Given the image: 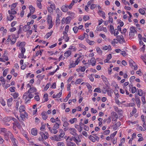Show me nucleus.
<instances>
[{
    "label": "nucleus",
    "mask_w": 146,
    "mask_h": 146,
    "mask_svg": "<svg viewBox=\"0 0 146 146\" xmlns=\"http://www.w3.org/2000/svg\"><path fill=\"white\" fill-rule=\"evenodd\" d=\"M94 92H96L98 93L101 92V90L100 88H95L94 91Z\"/></svg>",
    "instance_id": "obj_46"
},
{
    "label": "nucleus",
    "mask_w": 146,
    "mask_h": 146,
    "mask_svg": "<svg viewBox=\"0 0 146 146\" xmlns=\"http://www.w3.org/2000/svg\"><path fill=\"white\" fill-rule=\"evenodd\" d=\"M41 115L42 116V118L43 119L45 120L47 119V116L45 113L42 112L41 113Z\"/></svg>",
    "instance_id": "obj_32"
},
{
    "label": "nucleus",
    "mask_w": 146,
    "mask_h": 146,
    "mask_svg": "<svg viewBox=\"0 0 146 146\" xmlns=\"http://www.w3.org/2000/svg\"><path fill=\"white\" fill-rule=\"evenodd\" d=\"M1 131L3 133L5 134L7 131V129L4 128H1Z\"/></svg>",
    "instance_id": "obj_41"
},
{
    "label": "nucleus",
    "mask_w": 146,
    "mask_h": 146,
    "mask_svg": "<svg viewBox=\"0 0 146 146\" xmlns=\"http://www.w3.org/2000/svg\"><path fill=\"white\" fill-rule=\"evenodd\" d=\"M44 75L41 76L40 74H39L36 77L38 78H39L41 79H42L44 78Z\"/></svg>",
    "instance_id": "obj_58"
},
{
    "label": "nucleus",
    "mask_w": 146,
    "mask_h": 146,
    "mask_svg": "<svg viewBox=\"0 0 146 146\" xmlns=\"http://www.w3.org/2000/svg\"><path fill=\"white\" fill-rule=\"evenodd\" d=\"M82 81L83 80L82 79H78L76 81L75 84H80Z\"/></svg>",
    "instance_id": "obj_37"
},
{
    "label": "nucleus",
    "mask_w": 146,
    "mask_h": 146,
    "mask_svg": "<svg viewBox=\"0 0 146 146\" xmlns=\"http://www.w3.org/2000/svg\"><path fill=\"white\" fill-rule=\"evenodd\" d=\"M136 91V88L135 87H132L131 89V92L132 93H134Z\"/></svg>",
    "instance_id": "obj_53"
},
{
    "label": "nucleus",
    "mask_w": 146,
    "mask_h": 146,
    "mask_svg": "<svg viewBox=\"0 0 146 146\" xmlns=\"http://www.w3.org/2000/svg\"><path fill=\"white\" fill-rule=\"evenodd\" d=\"M90 60L91 62L92 65L93 66H94L96 64V62L95 58L94 57H92Z\"/></svg>",
    "instance_id": "obj_18"
},
{
    "label": "nucleus",
    "mask_w": 146,
    "mask_h": 146,
    "mask_svg": "<svg viewBox=\"0 0 146 146\" xmlns=\"http://www.w3.org/2000/svg\"><path fill=\"white\" fill-rule=\"evenodd\" d=\"M101 77L102 78V79L103 80L104 82H106L107 81V78L104 75H102Z\"/></svg>",
    "instance_id": "obj_63"
},
{
    "label": "nucleus",
    "mask_w": 146,
    "mask_h": 146,
    "mask_svg": "<svg viewBox=\"0 0 146 146\" xmlns=\"http://www.w3.org/2000/svg\"><path fill=\"white\" fill-rule=\"evenodd\" d=\"M66 145L67 146H76V144L72 142L66 141Z\"/></svg>",
    "instance_id": "obj_17"
},
{
    "label": "nucleus",
    "mask_w": 146,
    "mask_h": 146,
    "mask_svg": "<svg viewBox=\"0 0 146 146\" xmlns=\"http://www.w3.org/2000/svg\"><path fill=\"white\" fill-rule=\"evenodd\" d=\"M12 119L11 117H7L4 118L3 119V121L7 123L10 121Z\"/></svg>",
    "instance_id": "obj_11"
},
{
    "label": "nucleus",
    "mask_w": 146,
    "mask_h": 146,
    "mask_svg": "<svg viewBox=\"0 0 146 146\" xmlns=\"http://www.w3.org/2000/svg\"><path fill=\"white\" fill-rule=\"evenodd\" d=\"M36 90L35 88L32 87L30 88V89L28 91V93H31L35 92L36 91Z\"/></svg>",
    "instance_id": "obj_14"
},
{
    "label": "nucleus",
    "mask_w": 146,
    "mask_h": 146,
    "mask_svg": "<svg viewBox=\"0 0 146 146\" xmlns=\"http://www.w3.org/2000/svg\"><path fill=\"white\" fill-rule=\"evenodd\" d=\"M96 50L97 52L99 54H101L102 53V51L100 48L97 47L96 48Z\"/></svg>",
    "instance_id": "obj_45"
},
{
    "label": "nucleus",
    "mask_w": 146,
    "mask_h": 146,
    "mask_svg": "<svg viewBox=\"0 0 146 146\" xmlns=\"http://www.w3.org/2000/svg\"><path fill=\"white\" fill-rule=\"evenodd\" d=\"M29 9L30 10V12L32 13H33L35 11V9L32 5L29 6Z\"/></svg>",
    "instance_id": "obj_24"
},
{
    "label": "nucleus",
    "mask_w": 146,
    "mask_h": 146,
    "mask_svg": "<svg viewBox=\"0 0 146 146\" xmlns=\"http://www.w3.org/2000/svg\"><path fill=\"white\" fill-rule=\"evenodd\" d=\"M18 96V94L17 93L15 92L13 94V96L14 99H16Z\"/></svg>",
    "instance_id": "obj_56"
},
{
    "label": "nucleus",
    "mask_w": 146,
    "mask_h": 146,
    "mask_svg": "<svg viewBox=\"0 0 146 146\" xmlns=\"http://www.w3.org/2000/svg\"><path fill=\"white\" fill-rule=\"evenodd\" d=\"M114 29L113 27V25H111L110 26V31L111 34H113V31H114Z\"/></svg>",
    "instance_id": "obj_34"
},
{
    "label": "nucleus",
    "mask_w": 146,
    "mask_h": 146,
    "mask_svg": "<svg viewBox=\"0 0 146 146\" xmlns=\"http://www.w3.org/2000/svg\"><path fill=\"white\" fill-rule=\"evenodd\" d=\"M8 70V69H6L4 71L3 73V75L4 76H6Z\"/></svg>",
    "instance_id": "obj_42"
},
{
    "label": "nucleus",
    "mask_w": 146,
    "mask_h": 146,
    "mask_svg": "<svg viewBox=\"0 0 146 146\" xmlns=\"http://www.w3.org/2000/svg\"><path fill=\"white\" fill-rule=\"evenodd\" d=\"M78 29V27L76 26L74 27L73 29V30L75 33H77Z\"/></svg>",
    "instance_id": "obj_44"
},
{
    "label": "nucleus",
    "mask_w": 146,
    "mask_h": 146,
    "mask_svg": "<svg viewBox=\"0 0 146 146\" xmlns=\"http://www.w3.org/2000/svg\"><path fill=\"white\" fill-rule=\"evenodd\" d=\"M79 47L83 48L85 50H86L87 49L86 47L84 45H83V44H82L81 43H80V44H79Z\"/></svg>",
    "instance_id": "obj_51"
},
{
    "label": "nucleus",
    "mask_w": 146,
    "mask_h": 146,
    "mask_svg": "<svg viewBox=\"0 0 146 146\" xmlns=\"http://www.w3.org/2000/svg\"><path fill=\"white\" fill-rule=\"evenodd\" d=\"M25 108L24 106L21 105V106L19 108V111L21 113L23 111H25Z\"/></svg>",
    "instance_id": "obj_23"
},
{
    "label": "nucleus",
    "mask_w": 146,
    "mask_h": 146,
    "mask_svg": "<svg viewBox=\"0 0 146 146\" xmlns=\"http://www.w3.org/2000/svg\"><path fill=\"white\" fill-rule=\"evenodd\" d=\"M116 37L117 39V41H118L120 43L123 44V42H125L123 36H117Z\"/></svg>",
    "instance_id": "obj_4"
},
{
    "label": "nucleus",
    "mask_w": 146,
    "mask_h": 146,
    "mask_svg": "<svg viewBox=\"0 0 146 146\" xmlns=\"http://www.w3.org/2000/svg\"><path fill=\"white\" fill-rule=\"evenodd\" d=\"M13 40H11V44L12 45L14 44L16 42V38H13Z\"/></svg>",
    "instance_id": "obj_62"
},
{
    "label": "nucleus",
    "mask_w": 146,
    "mask_h": 146,
    "mask_svg": "<svg viewBox=\"0 0 146 146\" xmlns=\"http://www.w3.org/2000/svg\"><path fill=\"white\" fill-rule=\"evenodd\" d=\"M92 74H91V75L89 76L88 77H89V78L90 79V80L91 81L93 82L94 80V78H93V77L92 76Z\"/></svg>",
    "instance_id": "obj_61"
},
{
    "label": "nucleus",
    "mask_w": 146,
    "mask_h": 146,
    "mask_svg": "<svg viewBox=\"0 0 146 146\" xmlns=\"http://www.w3.org/2000/svg\"><path fill=\"white\" fill-rule=\"evenodd\" d=\"M47 22L48 23H52V18L51 17H48L47 18Z\"/></svg>",
    "instance_id": "obj_40"
},
{
    "label": "nucleus",
    "mask_w": 146,
    "mask_h": 146,
    "mask_svg": "<svg viewBox=\"0 0 146 146\" xmlns=\"http://www.w3.org/2000/svg\"><path fill=\"white\" fill-rule=\"evenodd\" d=\"M107 92L108 95L111 96V94L113 93L112 90H108L107 91Z\"/></svg>",
    "instance_id": "obj_52"
},
{
    "label": "nucleus",
    "mask_w": 146,
    "mask_h": 146,
    "mask_svg": "<svg viewBox=\"0 0 146 146\" xmlns=\"http://www.w3.org/2000/svg\"><path fill=\"white\" fill-rule=\"evenodd\" d=\"M11 35H9L8 36V38L5 41V43L8 44V43L11 40Z\"/></svg>",
    "instance_id": "obj_38"
},
{
    "label": "nucleus",
    "mask_w": 146,
    "mask_h": 146,
    "mask_svg": "<svg viewBox=\"0 0 146 146\" xmlns=\"http://www.w3.org/2000/svg\"><path fill=\"white\" fill-rule=\"evenodd\" d=\"M139 12L142 15H144L145 13V10L142 9H140L139 10Z\"/></svg>",
    "instance_id": "obj_39"
},
{
    "label": "nucleus",
    "mask_w": 146,
    "mask_h": 146,
    "mask_svg": "<svg viewBox=\"0 0 146 146\" xmlns=\"http://www.w3.org/2000/svg\"><path fill=\"white\" fill-rule=\"evenodd\" d=\"M39 134L40 135H42H42L44 136V137H43V139H47L48 138L47 136L46 135H45V134H44V133H43V132H40L39 133Z\"/></svg>",
    "instance_id": "obj_33"
},
{
    "label": "nucleus",
    "mask_w": 146,
    "mask_h": 146,
    "mask_svg": "<svg viewBox=\"0 0 146 146\" xmlns=\"http://www.w3.org/2000/svg\"><path fill=\"white\" fill-rule=\"evenodd\" d=\"M89 139L93 142H95L96 141L95 138L91 135L89 137Z\"/></svg>",
    "instance_id": "obj_26"
},
{
    "label": "nucleus",
    "mask_w": 146,
    "mask_h": 146,
    "mask_svg": "<svg viewBox=\"0 0 146 146\" xmlns=\"http://www.w3.org/2000/svg\"><path fill=\"white\" fill-rule=\"evenodd\" d=\"M113 34L114 36H116L119 34V32L118 30L117 29H115L114 30Z\"/></svg>",
    "instance_id": "obj_49"
},
{
    "label": "nucleus",
    "mask_w": 146,
    "mask_h": 146,
    "mask_svg": "<svg viewBox=\"0 0 146 146\" xmlns=\"http://www.w3.org/2000/svg\"><path fill=\"white\" fill-rule=\"evenodd\" d=\"M24 56V54L21 53H20L19 55V57L20 58H23Z\"/></svg>",
    "instance_id": "obj_64"
},
{
    "label": "nucleus",
    "mask_w": 146,
    "mask_h": 146,
    "mask_svg": "<svg viewBox=\"0 0 146 146\" xmlns=\"http://www.w3.org/2000/svg\"><path fill=\"white\" fill-rule=\"evenodd\" d=\"M15 124V126L19 129H21L22 128V126L20 124V123L18 122H16L15 123H14Z\"/></svg>",
    "instance_id": "obj_29"
},
{
    "label": "nucleus",
    "mask_w": 146,
    "mask_h": 146,
    "mask_svg": "<svg viewBox=\"0 0 146 146\" xmlns=\"http://www.w3.org/2000/svg\"><path fill=\"white\" fill-rule=\"evenodd\" d=\"M90 19V17L89 16H84V17L83 19L85 21H86L89 20Z\"/></svg>",
    "instance_id": "obj_54"
},
{
    "label": "nucleus",
    "mask_w": 146,
    "mask_h": 146,
    "mask_svg": "<svg viewBox=\"0 0 146 146\" xmlns=\"http://www.w3.org/2000/svg\"><path fill=\"white\" fill-rule=\"evenodd\" d=\"M141 101L143 104H145L146 103L145 98L144 96L142 97Z\"/></svg>",
    "instance_id": "obj_57"
},
{
    "label": "nucleus",
    "mask_w": 146,
    "mask_h": 146,
    "mask_svg": "<svg viewBox=\"0 0 146 146\" xmlns=\"http://www.w3.org/2000/svg\"><path fill=\"white\" fill-rule=\"evenodd\" d=\"M30 29L31 27L30 26L25 25L23 27V31L25 32H26L29 30Z\"/></svg>",
    "instance_id": "obj_16"
},
{
    "label": "nucleus",
    "mask_w": 146,
    "mask_h": 146,
    "mask_svg": "<svg viewBox=\"0 0 146 146\" xmlns=\"http://www.w3.org/2000/svg\"><path fill=\"white\" fill-rule=\"evenodd\" d=\"M86 41L90 45H93L94 43V41L90 40L88 39L86 40Z\"/></svg>",
    "instance_id": "obj_28"
},
{
    "label": "nucleus",
    "mask_w": 146,
    "mask_h": 146,
    "mask_svg": "<svg viewBox=\"0 0 146 146\" xmlns=\"http://www.w3.org/2000/svg\"><path fill=\"white\" fill-rule=\"evenodd\" d=\"M62 94V90H61L58 94L56 95L53 94L52 96V97L53 98H60Z\"/></svg>",
    "instance_id": "obj_13"
},
{
    "label": "nucleus",
    "mask_w": 146,
    "mask_h": 146,
    "mask_svg": "<svg viewBox=\"0 0 146 146\" xmlns=\"http://www.w3.org/2000/svg\"><path fill=\"white\" fill-rule=\"evenodd\" d=\"M13 101L12 98H10L7 101V104L9 106H11L12 104V102Z\"/></svg>",
    "instance_id": "obj_21"
},
{
    "label": "nucleus",
    "mask_w": 146,
    "mask_h": 146,
    "mask_svg": "<svg viewBox=\"0 0 146 146\" xmlns=\"http://www.w3.org/2000/svg\"><path fill=\"white\" fill-rule=\"evenodd\" d=\"M53 32V31H51L50 32L48 33L45 35V37L46 38H48L52 35Z\"/></svg>",
    "instance_id": "obj_27"
},
{
    "label": "nucleus",
    "mask_w": 146,
    "mask_h": 146,
    "mask_svg": "<svg viewBox=\"0 0 146 146\" xmlns=\"http://www.w3.org/2000/svg\"><path fill=\"white\" fill-rule=\"evenodd\" d=\"M58 146H65V144L62 142H59L57 143Z\"/></svg>",
    "instance_id": "obj_50"
},
{
    "label": "nucleus",
    "mask_w": 146,
    "mask_h": 146,
    "mask_svg": "<svg viewBox=\"0 0 146 146\" xmlns=\"http://www.w3.org/2000/svg\"><path fill=\"white\" fill-rule=\"evenodd\" d=\"M71 96V94H70V92L69 94H68L67 96L66 97V98L64 99V102H67L69 98Z\"/></svg>",
    "instance_id": "obj_30"
},
{
    "label": "nucleus",
    "mask_w": 146,
    "mask_h": 146,
    "mask_svg": "<svg viewBox=\"0 0 146 146\" xmlns=\"http://www.w3.org/2000/svg\"><path fill=\"white\" fill-rule=\"evenodd\" d=\"M135 101L137 107L139 108L140 106V100L139 98L137 96L135 97Z\"/></svg>",
    "instance_id": "obj_9"
},
{
    "label": "nucleus",
    "mask_w": 146,
    "mask_h": 146,
    "mask_svg": "<svg viewBox=\"0 0 146 146\" xmlns=\"http://www.w3.org/2000/svg\"><path fill=\"white\" fill-rule=\"evenodd\" d=\"M31 133L32 135H36L37 133V130L36 129H33L31 130Z\"/></svg>",
    "instance_id": "obj_15"
},
{
    "label": "nucleus",
    "mask_w": 146,
    "mask_h": 146,
    "mask_svg": "<svg viewBox=\"0 0 146 146\" xmlns=\"http://www.w3.org/2000/svg\"><path fill=\"white\" fill-rule=\"evenodd\" d=\"M15 88L14 87H11L9 88L10 91L11 92H14L15 91Z\"/></svg>",
    "instance_id": "obj_55"
},
{
    "label": "nucleus",
    "mask_w": 146,
    "mask_h": 146,
    "mask_svg": "<svg viewBox=\"0 0 146 146\" xmlns=\"http://www.w3.org/2000/svg\"><path fill=\"white\" fill-rule=\"evenodd\" d=\"M111 114L112 117V120L116 121L118 118V115L116 113L113 111L111 113Z\"/></svg>",
    "instance_id": "obj_6"
},
{
    "label": "nucleus",
    "mask_w": 146,
    "mask_h": 146,
    "mask_svg": "<svg viewBox=\"0 0 146 146\" xmlns=\"http://www.w3.org/2000/svg\"><path fill=\"white\" fill-rule=\"evenodd\" d=\"M29 93H28V91H27V92H25L24 93V94L23 95V98L25 99H27L28 98V94Z\"/></svg>",
    "instance_id": "obj_35"
},
{
    "label": "nucleus",
    "mask_w": 146,
    "mask_h": 146,
    "mask_svg": "<svg viewBox=\"0 0 146 146\" xmlns=\"http://www.w3.org/2000/svg\"><path fill=\"white\" fill-rule=\"evenodd\" d=\"M129 62L130 66L132 69H134L135 70H136L137 69V66L133 60L131 59L130 60Z\"/></svg>",
    "instance_id": "obj_2"
},
{
    "label": "nucleus",
    "mask_w": 146,
    "mask_h": 146,
    "mask_svg": "<svg viewBox=\"0 0 146 146\" xmlns=\"http://www.w3.org/2000/svg\"><path fill=\"white\" fill-rule=\"evenodd\" d=\"M11 139L14 146H18L16 143L17 142V140L16 139L13 137H11Z\"/></svg>",
    "instance_id": "obj_10"
},
{
    "label": "nucleus",
    "mask_w": 146,
    "mask_h": 146,
    "mask_svg": "<svg viewBox=\"0 0 146 146\" xmlns=\"http://www.w3.org/2000/svg\"><path fill=\"white\" fill-rule=\"evenodd\" d=\"M14 18V17L13 16L11 15H10L9 17L7 16V20L9 21H11Z\"/></svg>",
    "instance_id": "obj_31"
},
{
    "label": "nucleus",
    "mask_w": 146,
    "mask_h": 146,
    "mask_svg": "<svg viewBox=\"0 0 146 146\" xmlns=\"http://www.w3.org/2000/svg\"><path fill=\"white\" fill-rule=\"evenodd\" d=\"M130 32H135L136 33L137 31L135 30V27H132L130 28Z\"/></svg>",
    "instance_id": "obj_43"
},
{
    "label": "nucleus",
    "mask_w": 146,
    "mask_h": 146,
    "mask_svg": "<svg viewBox=\"0 0 146 146\" xmlns=\"http://www.w3.org/2000/svg\"><path fill=\"white\" fill-rule=\"evenodd\" d=\"M72 141L75 142L78 145H81V140L78 136L77 138L73 136L70 138L68 137L66 139V141L72 142Z\"/></svg>",
    "instance_id": "obj_1"
},
{
    "label": "nucleus",
    "mask_w": 146,
    "mask_h": 146,
    "mask_svg": "<svg viewBox=\"0 0 146 146\" xmlns=\"http://www.w3.org/2000/svg\"><path fill=\"white\" fill-rule=\"evenodd\" d=\"M63 39H64L66 42H68L69 39V37L67 35L63 36Z\"/></svg>",
    "instance_id": "obj_36"
},
{
    "label": "nucleus",
    "mask_w": 146,
    "mask_h": 146,
    "mask_svg": "<svg viewBox=\"0 0 146 146\" xmlns=\"http://www.w3.org/2000/svg\"><path fill=\"white\" fill-rule=\"evenodd\" d=\"M59 121L58 122V123H56L54 125L52 129L53 130H56L57 129H58L59 127Z\"/></svg>",
    "instance_id": "obj_12"
},
{
    "label": "nucleus",
    "mask_w": 146,
    "mask_h": 146,
    "mask_svg": "<svg viewBox=\"0 0 146 146\" xmlns=\"http://www.w3.org/2000/svg\"><path fill=\"white\" fill-rule=\"evenodd\" d=\"M74 3L72 1L71 3L69 5H68V7H69V9H70L72 8V6L74 5Z\"/></svg>",
    "instance_id": "obj_60"
},
{
    "label": "nucleus",
    "mask_w": 146,
    "mask_h": 146,
    "mask_svg": "<svg viewBox=\"0 0 146 146\" xmlns=\"http://www.w3.org/2000/svg\"><path fill=\"white\" fill-rule=\"evenodd\" d=\"M138 94L140 96H142L143 94L142 90L141 89L138 90Z\"/></svg>",
    "instance_id": "obj_48"
},
{
    "label": "nucleus",
    "mask_w": 146,
    "mask_h": 146,
    "mask_svg": "<svg viewBox=\"0 0 146 146\" xmlns=\"http://www.w3.org/2000/svg\"><path fill=\"white\" fill-rule=\"evenodd\" d=\"M13 8H11V11H8V13L10 15H14L16 14L17 12L13 10Z\"/></svg>",
    "instance_id": "obj_20"
},
{
    "label": "nucleus",
    "mask_w": 146,
    "mask_h": 146,
    "mask_svg": "<svg viewBox=\"0 0 146 146\" xmlns=\"http://www.w3.org/2000/svg\"><path fill=\"white\" fill-rule=\"evenodd\" d=\"M66 24H68L69 23L71 20V18L70 17H68L66 18Z\"/></svg>",
    "instance_id": "obj_25"
},
{
    "label": "nucleus",
    "mask_w": 146,
    "mask_h": 146,
    "mask_svg": "<svg viewBox=\"0 0 146 146\" xmlns=\"http://www.w3.org/2000/svg\"><path fill=\"white\" fill-rule=\"evenodd\" d=\"M76 118H74L73 119H71L69 121V122H70L72 124L74 123V122L76 121Z\"/></svg>",
    "instance_id": "obj_47"
},
{
    "label": "nucleus",
    "mask_w": 146,
    "mask_h": 146,
    "mask_svg": "<svg viewBox=\"0 0 146 146\" xmlns=\"http://www.w3.org/2000/svg\"><path fill=\"white\" fill-rule=\"evenodd\" d=\"M4 135L5 137V139L8 140L9 139V138L10 137L11 139V137H13V135L9 131H8Z\"/></svg>",
    "instance_id": "obj_3"
},
{
    "label": "nucleus",
    "mask_w": 146,
    "mask_h": 146,
    "mask_svg": "<svg viewBox=\"0 0 146 146\" xmlns=\"http://www.w3.org/2000/svg\"><path fill=\"white\" fill-rule=\"evenodd\" d=\"M50 139L52 140H53L57 141H61V139L60 138L58 135H54V136L50 137Z\"/></svg>",
    "instance_id": "obj_5"
},
{
    "label": "nucleus",
    "mask_w": 146,
    "mask_h": 146,
    "mask_svg": "<svg viewBox=\"0 0 146 146\" xmlns=\"http://www.w3.org/2000/svg\"><path fill=\"white\" fill-rule=\"evenodd\" d=\"M71 53L70 50H68L64 53V55L66 58H68L70 55Z\"/></svg>",
    "instance_id": "obj_19"
},
{
    "label": "nucleus",
    "mask_w": 146,
    "mask_h": 146,
    "mask_svg": "<svg viewBox=\"0 0 146 146\" xmlns=\"http://www.w3.org/2000/svg\"><path fill=\"white\" fill-rule=\"evenodd\" d=\"M114 108L115 111L117 112L119 115H122L123 111L122 110L119 109L116 106H114Z\"/></svg>",
    "instance_id": "obj_7"
},
{
    "label": "nucleus",
    "mask_w": 146,
    "mask_h": 146,
    "mask_svg": "<svg viewBox=\"0 0 146 146\" xmlns=\"http://www.w3.org/2000/svg\"><path fill=\"white\" fill-rule=\"evenodd\" d=\"M68 5H65L62 6L61 9L63 12H66L68 11Z\"/></svg>",
    "instance_id": "obj_8"
},
{
    "label": "nucleus",
    "mask_w": 146,
    "mask_h": 146,
    "mask_svg": "<svg viewBox=\"0 0 146 146\" xmlns=\"http://www.w3.org/2000/svg\"><path fill=\"white\" fill-rule=\"evenodd\" d=\"M20 117H21L22 119L24 121L25 119V117L24 115L23 114H20Z\"/></svg>",
    "instance_id": "obj_59"
},
{
    "label": "nucleus",
    "mask_w": 146,
    "mask_h": 146,
    "mask_svg": "<svg viewBox=\"0 0 146 146\" xmlns=\"http://www.w3.org/2000/svg\"><path fill=\"white\" fill-rule=\"evenodd\" d=\"M7 53L6 51H5L4 52L3 55L2 57H3V58H5L4 59L6 60V61H8V58L7 56Z\"/></svg>",
    "instance_id": "obj_22"
}]
</instances>
